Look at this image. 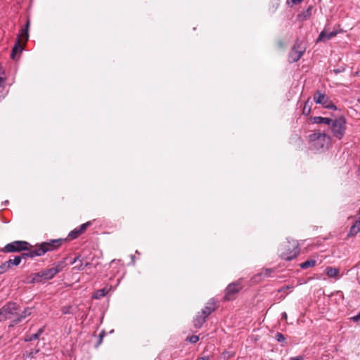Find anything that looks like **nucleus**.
Segmentation results:
<instances>
[{
    "label": "nucleus",
    "mask_w": 360,
    "mask_h": 360,
    "mask_svg": "<svg viewBox=\"0 0 360 360\" xmlns=\"http://www.w3.org/2000/svg\"><path fill=\"white\" fill-rule=\"evenodd\" d=\"M279 256L281 259L290 261L300 253L298 243L295 240H286L282 243L278 249Z\"/></svg>",
    "instance_id": "obj_1"
},
{
    "label": "nucleus",
    "mask_w": 360,
    "mask_h": 360,
    "mask_svg": "<svg viewBox=\"0 0 360 360\" xmlns=\"http://www.w3.org/2000/svg\"><path fill=\"white\" fill-rule=\"evenodd\" d=\"M30 27V20H27L25 27L21 30L18 39L12 49L11 58L15 60H17V53H21L23 50V45L27 42L29 39L28 29Z\"/></svg>",
    "instance_id": "obj_2"
},
{
    "label": "nucleus",
    "mask_w": 360,
    "mask_h": 360,
    "mask_svg": "<svg viewBox=\"0 0 360 360\" xmlns=\"http://www.w3.org/2000/svg\"><path fill=\"white\" fill-rule=\"evenodd\" d=\"M309 141L311 147L317 150L327 148L331 138L325 133L314 132L309 135Z\"/></svg>",
    "instance_id": "obj_3"
},
{
    "label": "nucleus",
    "mask_w": 360,
    "mask_h": 360,
    "mask_svg": "<svg viewBox=\"0 0 360 360\" xmlns=\"http://www.w3.org/2000/svg\"><path fill=\"white\" fill-rule=\"evenodd\" d=\"M346 119L344 116L332 120V123L328 127L334 137L339 140L344 137L346 131Z\"/></svg>",
    "instance_id": "obj_4"
},
{
    "label": "nucleus",
    "mask_w": 360,
    "mask_h": 360,
    "mask_svg": "<svg viewBox=\"0 0 360 360\" xmlns=\"http://www.w3.org/2000/svg\"><path fill=\"white\" fill-rule=\"evenodd\" d=\"M66 240L67 239L63 238L50 240L49 241L37 244L36 247L39 255L42 256L48 252L57 250Z\"/></svg>",
    "instance_id": "obj_5"
},
{
    "label": "nucleus",
    "mask_w": 360,
    "mask_h": 360,
    "mask_svg": "<svg viewBox=\"0 0 360 360\" xmlns=\"http://www.w3.org/2000/svg\"><path fill=\"white\" fill-rule=\"evenodd\" d=\"M19 306L15 302H8L0 309V321L17 317Z\"/></svg>",
    "instance_id": "obj_6"
},
{
    "label": "nucleus",
    "mask_w": 360,
    "mask_h": 360,
    "mask_svg": "<svg viewBox=\"0 0 360 360\" xmlns=\"http://www.w3.org/2000/svg\"><path fill=\"white\" fill-rule=\"evenodd\" d=\"M242 279L229 283L224 290V301H231L236 298L238 292L243 289Z\"/></svg>",
    "instance_id": "obj_7"
},
{
    "label": "nucleus",
    "mask_w": 360,
    "mask_h": 360,
    "mask_svg": "<svg viewBox=\"0 0 360 360\" xmlns=\"http://www.w3.org/2000/svg\"><path fill=\"white\" fill-rule=\"evenodd\" d=\"M32 245L25 240H15L6 244L2 249L3 252H20L25 250H29Z\"/></svg>",
    "instance_id": "obj_8"
},
{
    "label": "nucleus",
    "mask_w": 360,
    "mask_h": 360,
    "mask_svg": "<svg viewBox=\"0 0 360 360\" xmlns=\"http://www.w3.org/2000/svg\"><path fill=\"white\" fill-rule=\"evenodd\" d=\"M313 99L317 104H321L323 108L330 110H337L336 105L330 100V98L321 91H316L314 96Z\"/></svg>",
    "instance_id": "obj_9"
},
{
    "label": "nucleus",
    "mask_w": 360,
    "mask_h": 360,
    "mask_svg": "<svg viewBox=\"0 0 360 360\" xmlns=\"http://www.w3.org/2000/svg\"><path fill=\"white\" fill-rule=\"evenodd\" d=\"M304 52V49H302L300 44L298 41H296L294 46L292 48L289 53L288 61L290 63L297 62L302 56Z\"/></svg>",
    "instance_id": "obj_10"
},
{
    "label": "nucleus",
    "mask_w": 360,
    "mask_h": 360,
    "mask_svg": "<svg viewBox=\"0 0 360 360\" xmlns=\"http://www.w3.org/2000/svg\"><path fill=\"white\" fill-rule=\"evenodd\" d=\"M64 262H58L55 266L45 269L41 271V276H43L44 280H50L53 278L55 275L59 273L64 266Z\"/></svg>",
    "instance_id": "obj_11"
},
{
    "label": "nucleus",
    "mask_w": 360,
    "mask_h": 360,
    "mask_svg": "<svg viewBox=\"0 0 360 360\" xmlns=\"http://www.w3.org/2000/svg\"><path fill=\"white\" fill-rule=\"evenodd\" d=\"M218 308L217 302L213 298L210 299L205 307L201 310L202 314L208 317L212 312Z\"/></svg>",
    "instance_id": "obj_12"
},
{
    "label": "nucleus",
    "mask_w": 360,
    "mask_h": 360,
    "mask_svg": "<svg viewBox=\"0 0 360 360\" xmlns=\"http://www.w3.org/2000/svg\"><path fill=\"white\" fill-rule=\"evenodd\" d=\"M32 314V309L30 307L25 308L22 312L20 313V310L18 311L17 317L15 318L12 321L10 327H12L18 323L21 322L27 316H30Z\"/></svg>",
    "instance_id": "obj_13"
},
{
    "label": "nucleus",
    "mask_w": 360,
    "mask_h": 360,
    "mask_svg": "<svg viewBox=\"0 0 360 360\" xmlns=\"http://www.w3.org/2000/svg\"><path fill=\"white\" fill-rule=\"evenodd\" d=\"M207 318L201 311L198 312L193 319V326L195 328H200L206 321Z\"/></svg>",
    "instance_id": "obj_14"
},
{
    "label": "nucleus",
    "mask_w": 360,
    "mask_h": 360,
    "mask_svg": "<svg viewBox=\"0 0 360 360\" xmlns=\"http://www.w3.org/2000/svg\"><path fill=\"white\" fill-rule=\"evenodd\" d=\"M337 34L338 32L336 31L326 32L323 30L320 33L318 39H316V42L326 41L332 39L333 37H335Z\"/></svg>",
    "instance_id": "obj_15"
},
{
    "label": "nucleus",
    "mask_w": 360,
    "mask_h": 360,
    "mask_svg": "<svg viewBox=\"0 0 360 360\" xmlns=\"http://www.w3.org/2000/svg\"><path fill=\"white\" fill-rule=\"evenodd\" d=\"M359 214L360 215V208L359 210ZM360 231V217L355 221L354 224L351 226L348 236H354Z\"/></svg>",
    "instance_id": "obj_16"
},
{
    "label": "nucleus",
    "mask_w": 360,
    "mask_h": 360,
    "mask_svg": "<svg viewBox=\"0 0 360 360\" xmlns=\"http://www.w3.org/2000/svg\"><path fill=\"white\" fill-rule=\"evenodd\" d=\"M310 120L314 124H325L328 126L332 123V119L328 117H323L321 116L311 117Z\"/></svg>",
    "instance_id": "obj_17"
},
{
    "label": "nucleus",
    "mask_w": 360,
    "mask_h": 360,
    "mask_svg": "<svg viewBox=\"0 0 360 360\" xmlns=\"http://www.w3.org/2000/svg\"><path fill=\"white\" fill-rule=\"evenodd\" d=\"M27 252H23L20 255V257L22 258V259H26L27 257L34 258L35 257L40 256L36 245L34 246V249L30 248L29 250H27Z\"/></svg>",
    "instance_id": "obj_18"
},
{
    "label": "nucleus",
    "mask_w": 360,
    "mask_h": 360,
    "mask_svg": "<svg viewBox=\"0 0 360 360\" xmlns=\"http://www.w3.org/2000/svg\"><path fill=\"white\" fill-rule=\"evenodd\" d=\"M43 279V276H41V271L32 274L29 278H27V281H25L27 283H39L41 282Z\"/></svg>",
    "instance_id": "obj_19"
},
{
    "label": "nucleus",
    "mask_w": 360,
    "mask_h": 360,
    "mask_svg": "<svg viewBox=\"0 0 360 360\" xmlns=\"http://www.w3.org/2000/svg\"><path fill=\"white\" fill-rule=\"evenodd\" d=\"M325 273L329 278H338L340 270L338 268L328 266L325 269Z\"/></svg>",
    "instance_id": "obj_20"
},
{
    "label": "nucleus",
    "mask_w": 360,
    "mask_h": 360,
    "mask_svg": "<svg viewBox=\"0 0 360 360\" xmlns=\"http://www.w3.org/2000/svg\"><path fill=\"white\" fill-rule=\"evenodd\" d=\"M311 105H312V101H311L310 98H308L307 100L304 103L303 110H302V114L304 115H309L311 110Z\"/></svg>",
    "instance_id": "obj_21"
},
{
    "label": "nucleus",
    "mask_w": 360,
    "mask_h": 360,
    "mask_svg": "<svg viewBox=\"0 0 360 360\" xmlns=\"http://www.w3.org/2000/svg\"><path fill=\"white\" fill-rule=\"evenodd\" d=\"M272 272H273V269H266L263 270L262 272H260L259 274H257L254 278L256 281L261 280L262 278H264V277L270 276V275Z\"/></svg>",
    "instance_id": "obj_22"
},
{
    "label": "nucleus",
    "mask_w": 360,
    "mask_h": 360,
    "mask_svg": "<svg viewBox=\"0 0 360 360\" xmlns=\"http://www.w3.org/2000/svg\"><path fill=\"white\" fill-rule=\"evenodd\" d=\"M39 352V349H30L29 351H25L23 354L22 357L25 360L32 359L34 357V356Z\"/></svg>",
    "instance_id": "obj_23"
},
{
    "label": "nucleus",
    "mask_w": 360,
    "mask_h": 360,
    "mask_svg": "<svg viewBox=\"0 0 360 360\" xmlns=\"http://www.w3.org/2000/svg\"><path fill=\"white\" fill-rule=\"evenodd\" d=\"M316 264V261L314 260V259H308L304 262H302V264H300V267L302 269H308V268H310V267H313Z\"/></svg>",
    "instance_id": "obj_24"
},
{
    "label": "nucleus",
    "mask_w": 360,
    "mask_h": 360,
    "mask_svg": "<svg viewBox=\"0 0 360 360\" xmlns=\"http://www.w3.org/2000/svg\"><path fill=\"white\" fill-rule=\"evenodd\" d=\"M107 294V290L105 288H102L100 290H98L95 292V293L93 295V297L98 300L103 297Z\"/></svg>",
    "instance_id": "obj_25"
},
{
    "label": "nucleus",
    "mask_w": 360,
    "mask_h": 360,
    "mask_svg": "<svg viewBox=\"0 0 360 360\" xmlns=\"http://www.w3.org/2000/svg\"><path fill=\"white\" fill-rule=\"evenodd\" d=\"M311 6H309L306 11H303L298 15L299 18H300L302 20L309 18L311 15Z\"/></svg>",
    "instance_id": "obj_26"
},
{
    "label": "nucleus",
    "mask_w": 360,
    "mask_h": 360,
    "mask_svg": "<svg viewBox=\"0 0 360 360\" xmlns=\"http://www.w3.org/2000/svg\"><path fill=\"white\" fill-rule=\"evenodd\" d=\"M82 233L77 228H75L74 230L70 232L68 234V238L71 240L77 238Z\"/></svg>",
    "instance_id": "obj_27"
},
{
    "label": "nucleus",
    "mask_w": 360,
    "mask_h": 360,
    "mask_svg": "<svg viewBox=\"0 0 360 360\" xmlns=\"http://www.w3.org/2000/svg\"><path fill=\"white\" fill-rule=\"evenodd\" d=\"M91 225V221H87L82 225H80L77 229L79 230L80 233L82 234L85 232L88 227Z\"/></svg>",
    "instance_id": "obj_28"
},
{
    "label": "nucleus",
    "mask_w": 360,
    "mask_h": 360,
    "mask_svg": "<svg viewBox=\"0 0 360 360\" xmlns=\"http://www.w3.org/2000/svg\"><path fill=\"white\" fill-rule=\"evenodd\" d=\"M275 339L278 342H284L285 340V338L284 337V335L281 333H277L275 335Z\"/></svg>",
    "instance_id": "obj_29"
},
{
    "label": "nucleus",
    "mask_w": 360,
    "mask_h": 360,
    "mask_svg": "<svg viewBox=\"0 0 360 360\" xmlns=\"http://www.w3.org/2000/svg\"><path fill=\"white\" fill-rule=\"evenodd\" d=\"M187 340L191 343H196L199 340V337L197 335H191L187 338Z\"/></svg>",
    "instance_id": "obj_30"
},
{
    "label": "nucleus",
    "mask_w": 360,
    "mask_h": 360,
    "mask_svg": "<svg viewBox=\"0 0 360 360\" xmlns=\"http://www.w3.org/2000/svg\"><path fill=\"white\" fill-rule=\"evenodd\" d=\"M13 260V265L18 266L20 264L22 258L20 257V255L15 256L14 259Z\"/></svg>",
    "instance_id": "obj_31"
},
{
    "label": "nucleus",
    "mask_w": 360,
    "mask_h": 360,
    "mask_svg": "<svg viewBox=\"0 0 360 360\" xmlns=\"http://www.w3.org/2000/svg\"><path fill=\"white\" fill-rule=\"evenodd\" d=\"M6 86V79L0 76V92H1Z\"/></svg>",
    "instance_id": "obj_32"
},
{
    "label": "nucleus",
    "mask_w": 360,
    "mask_h": 360,
    "mask_svg": "<svg viewBox=\"0 0 360 360\" xmlns=\"http://www.w3.org/2000/svg\"><path fill=\"white\" fill-rule=\"evenodd\" d=\"M39 338H38V335L37 334H32V335H27L25 338V341H32V340H37Z\"/></svg>",
    "instance_id": "obj_33"
},
{
    "label": "nucleus",
    "mask_w": 360,
    "mask_h": 360,
    "mask_svg": "<svg viewBox=\"0 0 360 360\" xmlns=\"http://www.w3.org/2000/svg\"><path fill=\"white\" fill-rule=\"evenodd\" d=\"M8 269L9 267L5 263H3L1 265H0V274H4Z\"/></svg>",
    "instance_id": "obj_34"
},
{
    "label": "nucleus",
    "mask_w": 360,
    "mask_h": 360,
    "mask_svg": "<svg viewBox=\"0 0 360 360\" xmlns=\"http://www.w3.org/2000/svg\"><path fill=\"white\" fill-rule=\"evenodd\" d=\"M105 330H102L101 332V333L99 334V338H98V343H97V346L101 345L103 342V338L105 337Z\"/></svg>",
    "instance_id": "obj_35"
},
{
    "label": "nucleus",
    "mask_w": 360,
    "mask_h": 360,
    "mask_svg": "<svg viewBox=\"0 0 360 360\" xmlns=\"http://www.w3.org/2000/svg\"><path fill=\"white\" fill-rule=\"evenodd\" d=\"M350 319L354 322L360 321V312L357 315L351 317Z\"/></svg>",
    "instance_id": "obj_36"
},
{
    "label": "nucleus",
    "mask_w": 360,
    "mask_h": 360,
    "mask_svg": "<svg viewBox=\"0 0 360 360\" xmlns=\"http://www.w3.org/2000/svg\"><path fill=\"white\" fill-rule=\"evenodd\" d=\"M303 0H287V4H290L291 2L292 4H299L301 3Z\"/></svg>",
    "instance_id": "obj_37"
},
{
    "label": "nucleus",
    "mask_w": 360,
    "mask_h": 360,
    "mask_svg": "<svg viewBox=\"0 0 360 360\" xmlns=\"http://www.w3.org/2000/svg\"><path fill=\"white\" fill-rule=\"evenodd\" d=\"M70 308H71L70 307H63L62 309L63 314H70Z\"/></svg>",
    "instance_id": "obj_38"
},
{
    "label": "nucleus",
    "mask_w": 360,
    "mask_h": 360,
    "mask_svg": "<svg viewBox=\"0 0 360 360\" xmlns=\"http://www.w3.org/2000/svg\"><path fill=\"white\" fill-rule=\"evenodd\" d=\"M290 360H304V356L300 355L297 356L290 357Z\"/></svg>",
    "instance_id": "obj_39"
},
{
    "label": "nucleus",
    "mask_w": 360,
    "mask_h": 360,
    "mask_svg": "<svg viewBox=\"0 0 360 360\" xmlns=\"http://www.w3.org/2000/svg\"><path fill=\"white\" fill-rule=\"evenodd\" d=\"M344 70H345V68H338V69H334L333 70V72L334 73H335V74H338V73L342 72Z\"/></svg>",
    "instance_id": "obj_40"
},
{
    "label": "nucleus",
    "mask_w": 360,
    "mask_h": 360,
    "mask_svg": "<svg viewBox=\"0 0 360 360\" xmlns=\"http://www.w3.org/2000/svg\"><path fill=\"white\" fill-rule=\"evenodd\" d=\"M8 267L9 269L11 268V265H13V260L12 259H8V261H6V262H4Z\"/></svg>",
    "instance_id": "obj_41"
},
{
    "label": "nucleus",
    "mask_w": 360,
    "mask_h": 360,
    "mask_svg": "<svg viewBox=\"0 0 360 360\" xmlns=\"http://www.w3.org/2000/svg\"><path fill=\"white\" fill-rule=\"evenodd\" d=\"M43 332H44V328H41L38 330V331L35 334H37L38 338H39V336L42 334Z\"/></svg>",
    "instance_id": "obj_42"
},
{
    "label": "nucleus",
    "mask_w": 360,
    "mask_h": 360,
    "mask_svg": "<svg viewBox=\"0 0 360 360\" xmlns=\"http://www.w3.org/2000/svg\"><path fill=\"white\" fill-rule=\"evenodd\" d=\"M287 317H288V316H287V314L285 312H283L281 314V319L287 320Z\"/></svg>",
    "instance_id": "obj_43"
},
{
    "label": "nucleus",
    "mask_w": 360,
    "mask_h": 360,
    "mask_svg": "<svg viewBox=\"0 0 360 360\" xmlns=\"http://www.w3.org/2000/svg\"><path fill=\"white\" fill-rule=\"evenodd\" d=\"M209 356H202V357H199L197 360H209Z\"/></svg>",
    "instance_id": "obj_44"
},
{
    "label": "nucleus",
    "mask_w": 360,
    "mask_h": 360,
    "mask_svg": "<svg viewBox=\"0 0 360 360\" xmlns=\"http://www.w3.org/2000/svg\"><path fill=\"white\" fill-rule=\"evenodd\" d=\"M4 68H2V66L0 65V76L4 75Z\"/></svg>",
    "instance_id": "obj_45"
},
{
    "label": "nucleus",
    "mask_w": 360,
    "mask_h": 360,
    "mask_svg": "<svg viewBox=\"0 0 360 360\" xmlns=\"http://www.w3.org/2000/svg\"><path fill=\"white\" fill-rule=\"evenodd\" d=\"M78 260H79V256L76 257L74 259V260H73L72 263H75V262H77V261H78Z\"/></svg>",
    "instance_id": "obj_46"
},
{
    "label": "nucleus",
    "mask_w": 360,
    "mask_h": 360,
    "mask_svg": "<svg viewBox=\"0 0 360 360\" xmlns=\"http://www.w3.org/2000/svg\"><path fill=\"white\" fill-rule=\"evenodd\" d=\"M79 270H83L84 269V267L82 266V264H81V266L78 268Z\"/></svg>",
    "instance_id": "obj_47"
},
{
    "label": "nucleus",
    "mask_w": 360,
    "mask_h": 360,
    "mask_svg": "<svg viewBox=\"0 0 360 360\" xmlns=\"http://www.w3.org/2000/svg\"><path fill=\"white\" fill-rule=\"evenodd\" d=\"M358 101L360 103V98L358 99Z\"/></svg>",
    "instance_id": "obj_48"
}]
</instances>
